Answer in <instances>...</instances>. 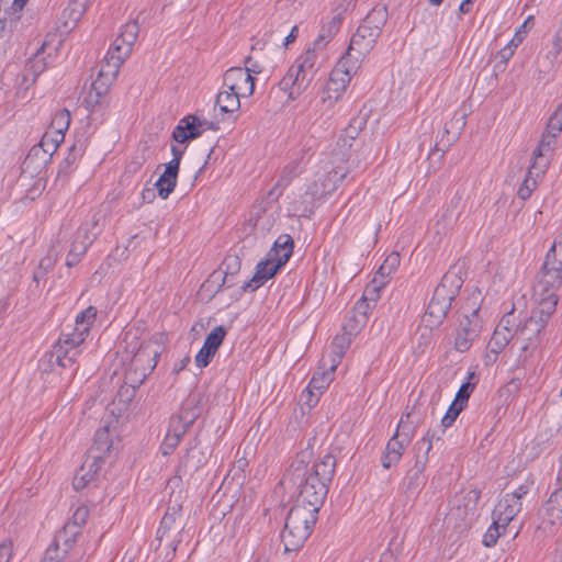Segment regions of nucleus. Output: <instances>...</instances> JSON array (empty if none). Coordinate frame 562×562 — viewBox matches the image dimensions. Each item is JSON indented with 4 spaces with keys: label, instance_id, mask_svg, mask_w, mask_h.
Wrapping results in <instances>:
<instances>
[{
    "label": "nucleus",
    "instance_id": "nucleus-1",
    "mask_svg": "<svg viewBox=\"0 0 562 562\" xmlns=\"http://www.w3.org/2000/svg\"><path fill=\"white\" fill-rule=\"evenodd\" d=\"M318 510V507L295 501L286 516L281 533L285 552L297 551L303 547L317 521Z\"/></svg>",
    "mask_w": 562,
    "mask_h": 562
},
{
    "label": "nucleus",
    "instance_id": "nucleus-2",
    "mask_svg": "<svg viewBox=\"0 0 562 562\" xmlns=\"http://www.w3.org/2000/svg\"><path fill=\"white\" fill-rule=\"evenodd\" d=\"M97 317V308L89 306L76 316V328L71 334L59 338L55 344L52 357L61 368H72L80 355V345L83 344L90 327Z\"/></svg>",
    "mask_w": 562,
    "mask_h": 562
},
{
    "label": "nucleus",
    "instance_id": "nucleus-3",
    "mask_svg": "<svg viewBox=\"0 0 562 562\" xmlns=\"http://www.w3.org/2000/svg\"><path fill=\"white\" fill-rule=\"evenodd\" d=\"M159 357L158 350L151 342H143L131 360V367L125 373L124 385L119 391L121 400L126 395L130 401L146 376L154 370Z\"/></svg>",
    "mask_w": 562,
    "mask_h": 562
},
{
    "label": "nucleus",
    "instance_id": "nucleus-4",
    "mask_svg": "<svg viewBox=\"0 0 562 562\" xmlns=\"http://www.w3.org/2000/svg\"><path fill=\"white\" fill-rule=\"evenodd\" d=\"M461 285V278L452 271L442 277L423 318L428 327H436L442 323Z\"/></svg>",
    "mask_w": 562,
    "mask_h": 562
},
{
    "label": "nucleus",
    "instance_id": "nucleus-5",
    "mask_svg": "<svg viewBox=\"0 0 562 562\" xmlns=\"http://www.w3.org/2000/svg\"><path fill=\"white\" fill-rule=\"evenodd\" d=\"M289 477L293 484L297 485V501L321 507L328 493V483L313 475L303 464L292 469Z\"/></svg>",
    "mask_w": 562,
    "mask_h": 562
},
{
    "label": "nucleus",
    "instance_id": "nucleus-6",
    "mask_svg": "<svg viewBox=\"0 0 562 562\" xmlns=\"http://www.w3.org/2000/svg\"><path fill=\"white\" fill-rule=\"evenodd\" d=\"M481 493L479 490H470L468 491L461 499L457 501V504L453 505L448 515H447V522L454 524V527L459 528H468L470 524L472 522L479 501H480Z\"/></svg>",
    "mask_w": 562,
    "mask_h": 562
},
{
    "label": "nucleus",
    "instance_id": "nucleus-7",
    "mask_svg": "<svg viewBox=\"0 0 562 562\" xmlns=\"http://www.w3.org/2000/svg\"><path fill=\"white\" fill-rule=\"evenodd\" d=\"M482 325L479 316V310H471L469 314H463L459 319L457 328L454 347L458 351L464 352L470 349L473 341L479 337Z\"/></svg>",
    "mask_w": 562,
    "mask_h": 562
},
{
    "label": "nucleus",
    "instance_id": "nucleus-8",
    "mask_svg": "<svg viewBox=\"0 0 562 562\" xmlns=\"http://www.w3.org/2000/svg\"><path fill=\"white\" fill-rule=\"evenodd\" d=\"M359 67L349 57H341L331 70L323 93L330 92L340 98Z\"/></svg>",
    "mask_w": 562,
    "mask_h": 562
},
{
    "label": "nucleus",
    "instance_id": "nucleus-9",
    "mask_svg": "<svg viewBox=\"0 0 562 562\" xmlns=\"http://www.w3.org/2000/svg\"><path fill=\"white\" fill-rule=\"evenodd\" d=\"M222 266H225L226 270L218 269L213 271L209 279L202 284V289H205L206 291L214 290V293H217L224 286L232 288L236 284L234 277L240 269L239 258L236 256H228L225 258Z\"/></svg>",
    "mask_w": 562,
    "mask_h": 562
},
{
    "label": "nucleus",
    "instance_id": "nucleus-10",
    "mask_svg": "<svg viewBox=\"0 0 562 562\" xmlns=\"http://www.w3.org/2000/svg\"><path fill=\"white\" fill-rule=\"evenodd\" d=\"M379 36L359 25L342 57H349L351 63L360 66L363 58L373 49Z\"/></svg>",
    "mask_w": 562,
    "mask_h": 562
},
{
    "label": "nucleus",
    "instance_id": "nucleus-11",
    "mask_svg": "<svg viewBox=\"0 0 562 562\" xmlns=\"http://www.w3.org/2000/svg\"><path fill=\"white\" fill-rule=\"evenodd\" d=\"M541 317L530 316L522 323L518 324L515 329V344H518L522 351L537 346L540 340L541 331L546 328Z\"/></svg>",
    "mask_w": 562,
    "mask_h": 562
},
{
    "label": "nucleus",
    "instance_id": "nucleus-12",
    "mask_svg": "<svg viewBox=\"0 0 562 562\" xmlns=\"http://www.w3.org/2000/svg\"><path fill=\"white\" fill-rule=\"evenodd\" d=\"M224 86L241 97H250L255 91V78L241 67H232L224 74Z\"/></svg>",
    "mask_w": 562,
    "mask_h": 562
},
{
    "label": "nucleus",
    "instance_id": "nucleus-13",
    "mask_svg": "<svg viewBox=\"0 0 562 562\" xmlns=\"http://www.w3.org/2000/svg\"><path fill=\"white\" fill-rule=\"evenodd\" d=\"M345 177L344 173H339L337 170L328 171L327 173L319 177L313 183L307 186L304 194V202L312 203L314 200L330 194L337 189L338 181Z\"/></svg>",
    "mask_w": 562,
    "mask_h": 562
},
{
    "label": "nucleus",
    "instance_id": "nucleus-14",
    "mask_svg": "<svg viewBox=\"0 0 562 562\" xmlns=\"http://www.w3.org/2000/svg\"><path fill=\"white\" fill-rule=\"evenodd\" d=\"M562 284V267L554 260L544 261L539 279L535 285V294L555 292Z\"/></svg>",
    "mask_w": 562,
    "mask_h": 562
},
{
    "label": "nucleus",
    "instance_id": "nucleus-15",
    "mask_svg": "<svg viewBox=\"0 0 562 562\" xmlns=\"http://www.w3.org/2000/svg\"><path fill=\"white\" fill-rule=\"evenodd\" d=\"M409 441L411 429L404 432L396 430L393 437L387 441L385 451L381 457L382 467L384 469H390L397 464L403 456L405 447L408 446Z\"/></svg>",
    "mask_w": 562,
    "mask_h": 562
},
{
    "label": "nucleus",
    "instance_id": "nucleus-16",
    "mask_svg": "<svg viewBox=\"0 0 562 562\" xmlns=\"http://www.w3.org/2000/svg\"><path fill=\"white\" fill-rule=\"evenodd\" d=\"M125 59L126 58L120 54L114 56L106 53L100 66L98 76L94 79L99 89H110L111 85L115 81L120 68Z\"/></svg>",
    "mask_w": 562,
    "mask_h": 562
},
{
    "label": "nucleus",
    "instance_id": "nucleus-17",
    "mask_svg": "<svg viewBox=\"0 0 562 562\" xmlns=\"http://www.w3.org/2000/svg\"><path fill=\"white\" fill-rule=\"evenodd\" d=\"M104 460L100 453L88 454L86 461L76 473L72 480V486L76 491L85 488L98 474Z\"/></svg>",
    "mask_w": 562,
    "mask_h": 562
},
{
    "label": "nucleus",
    "instance_id": "nucleus-18",
    "mask_svg": "<svg viewBox=\"0 0 562 562\" xmlns=\"http://www.w3.org/2000/svg\"><path fill=\"white\" fill-rule=\"evenodd\" d=\"M311 83L293 66L279 81L278 87L281 91L288 92V98L295 100Z\"/></svg>",
    "mask_w": 562,
    "mask_h": 562
},
{
    "label": "nucleus",
    "instance_id": "nucleus-19",
    "mask_svg": "<svg viewBox=\"0 0 562 562\" xmlns=\"http://www.w3.org/2000/svg\"><path fill=\"white\" fill-rule=\"evenodd\" d=\"M200 402L201 396L199 394H191L182 404L179 414L172 416L170 420L176 425L183 426L187 431L201 414Z\"/></svg>",
    "mask_w": 562,
    "mask_h": 562
},
{
    "label": "nucleus",
    "instance_id": "nucleus-20",
    "mask_svg": "<svg viewBox=\"0 0 562 562\" xmlns=\"http://www.w3.org/2000/svg\"><path fill=\"white\" fill-rule=\"evenodd\" d=\"M202 121L195 115H188L180 121L172 132V138L178 143H186L199 137L202 133Z\"/></svg>",
    "mask_w": 562,
    "mask_h": 562
},
{
    "label": "nucleus",
    "instance_id": "nucleus-21",
    "mask_svg": "<svg viewBox=\"0 0 562 562\" xmlns=\"http://www.w3.org/2000/svg\"><path fill=\"white\" fill-rule=\"evenodd\" d=\"M281 267H276V263L269 262L267 259L261 260L256 266V271L252 278L241 285L243 292H252L260 288L267 280L271 279Z\"/></svg>",
    "mask_w": 562,
    "mask_h": 562
},
{
    "label": "nucleus",
    "instance_id": "nucleus-22",
    "mask_svg": "<svg viewBox=\"0 0 562 562\" xmlns=\"http://www.w3.org/2000/svg\"><path fill=\"white\" fill-rule=\"evenodd\" d=\"M521 502L515 501V497L504 496L496 504L492 513V519H497L498 522H503L508 527L509 522L513 521L521 510Z\"/></svg>",
    "mask_w": 562,
    "mask_h": 562
},
{
    "label": "nucleus",
    "instance_id": "nucleus-23",
    "mask_svg": "<svg viewBox=\"0 0 562 562\" xmlns=\"http://www.w3.org/2000/svg\"><path fill=\"white\" fill-rule=\"evenodd\" d=\"M91 226L92 228H90L88 225H83L77 231L70 247V250L74 255L83 256L89 246L93 243L99 233V231H95V228L99 226V221L93 220Z\"/></svg>",
    "mask_w": 562,
    "mask_h": 562
},
{
    "label": "nucleus",
    "instance_id": "nucleus-24",
    "mask_svg": "<svg viewBox=\"0 0 562 562\" xmlns=\"http://www.w3.org/2000/svg\"><path fill=\"white\" fill-rule=\"evenodd\" d=\"M323 47H315L313 44L292 65L305 79L311 83L316 74V64L318 59V52Z\"/></svg>",
    "mask_w": 562,
    "mask_h": 562
},
{
    "label": "nucleus",
    "instance_id": "nucleus-25",
    "mask_svg": "<svg viewBox=\"0 0 562 562\" xmlns=\"http://www.w3.org/2000/svg\"><path fill=\"white\" fill-rule=\"evenodd\" d=\"M178 519L164 515L160 527L157 530V539L161 542L165 539L168 541L167 546L172 548L173 551L177 549V544L180 542L178 539L179 532L182 529L180 522H177Z\"/></svg>",
    "mask_w": 562,
    "mask_h": 562
},
{
    "label": "nucleus",
    "instance_id": "nucleus-26",
    "mask_svg": "<svg viewBox=\"0 0 562 562\" xmlns=\"http://www.w3.org/2000/svg\"><path fill=\"white\" fill-rule=\"evenodd\" d=\"M80 533L81 532H79L78 528L74 525H65L64 528L56 533L49 548H56V551L66 558Z\"/></svg>",
    "mask_w": 562,
    "mask_h": 562
},
{
    "label": "nucleus",
    "instance_id": "nucleus-27",
    "mask_svg": "<svg viewBox=\"0 0 562 562\" xmlns=\"http://www.w3.org/2000/svg\"><path fill=\"white\" fill-rule=\"evenodd\" d=\"M537 307L532 310L531 315L536 318L541 317L544 324H548L550 317L555 312L558 304V295L555 292H543V294H535Z\"/></svg>",
    "mask_w": 562,
    "mask_h": 562
},
{
    "label": "nucleus",
    "instance_id": "nucleus-28",
    "mask_svg": "<svg viewBox=\"0 0 562 562\" xmlns=\"http://www.w3.org/2000/svg\"><path fill=\"white\" fill-rule=\"evenodd\" d=\"M88 0H71L63 11V32L71 31L87 10Z\"/></svg>",
    "mask_w": 562,
    "mask_h": 562
},
{
    "label": "nucleus",
    "instance_id": "nucleus-29",
    "mask_svg": "<svg viewBox=\"0 0 562 562\" xmlns=\"http://www.w3.org/2000/svg\"><path fill=\"white\" fill-rule=\"evenodd\" d=\"M559 485V488L552 492L541 512L543 522L549 521L554 525L557 520L562 518V484Z\"/></svg>",
    "mask_w": 562,
    "mask_h": 562
},
{
    "label": "nucleus",
    "instance_id": "nucleus-30",
    "mask_svg": "<svg viewBox=\"0 0 562 562\" xmlns=\"http://www.w3.org/2000/svg\"><path fill=\"white\" fill-rule=\"evenodd\" d=\"M387 9L385 5H375L363 19L360 24L361 27H366L367 31L381 35L382 29L387 21Z\"/></svg>",
    "mask_w": 562,
    "mask_h": 562
},
{
    "label": "nucleus",
    "instance_id": "nucleus-31",
    "mask_svg": "<svg viewBox=\"0 0 562 562\" xmlns=\"http://www.w3.org/2000/svg\"><path fill=\"white\" fill-rule=\"evenodd\" d=\"M562 131H555V132L551 131V128L549 127V124L547 125V130H546V132L543 133V135L541 137L539 146H538V148L533 153L535 160L531 164V168L538 169V166L542 161L548 160L546 156H547L548 153H550L553 149V147L555 145L557 136Z\"/></svg>",
    "mask_w": 562,
    "mask_h": 562
},
{
    "label": "nucleus",
    "instance_id": "nucleus-32",
    "mask_svg": "<svg viewBox=\"0 0 562 562\" xmlns=\"http://www.w3.org/2000/svg\"><path fill=\"white\" fill-rule=\"evenodd\" d=\"M139 27L136 21L127 22L123 25L121 33L117 35L119 42H122V46L119 49V54L127 58L133 49V46L138 36Z\"/></svg>",
    "mask_w": 562,
    "mask_h": 562
},
{
    "label": "nucleus",
    "instance_id": "nucleus-33",
    "mask_svg": "<svg viewBox=\"0 0 562 562\" xmlns=\"http://www.w3.org/2000/svg\"><path fill=\"white\" fill-rule=\"evenodd\" d=\"M321 363L323 371L315 372L307 386V393L311 395H313V391L322 393L334 379L335 370L330 369V363L325 358L322 359Z\"/></svg>",
    "mask_w": 562,
    "mask_h": 562
},
{
    "label": "nucleus",
    "instance_id": "nucleus-34",
    "mask_svg": "<svg viewBox=\"0 0 562 562\" xmlns=\"http://www.w3.org/2000/svg\"><path fill=\"white\" fill-rule=\"evenodd\" d=\"M428 459L426 456L416 454L415 465L407 473V485L406 491L411 493H416L425 483V477L423 475L424 469L426 467Z\"/></svg>",
    "mask_w": 562,
    "mask_h": 562
},
{
    "label": "nucleus",
    "instance_id": "nucleus-35",
    "mask_svg": "<svg viewBox=\"0 0 562 562\" xmlns=\"http://www.w3.org/2000/svg\"><path fill=\"white\" fill-rule=\"evenodd\" d=\"M351 344V335L348 333H344L341 335H337L331 342V353L329 355V359L327 360L330 363V369L336 370L338 364L341 362L347 349Z\"/></svg>",
    "mask_w": 562,
    "mask_h": 562
},
{
    "label": "nucleus",
    "instance_id": "nucleus-36",
    "mask_svg": "<svg viewBox=\"0 0 562 562\" xmlns=\"http://www.w3.org/2000/svg\"><path fill=\"white\" fill-rule=\"evenodd\" d=\"M202 464V453L195 449L190 448L182 457L179 467L177 469L178 477L191 475Z\"/></svg>",
    "mask_w": 562,
    "mask_h": 562
},
{
    "label": "nucleus",
    "instance_id": "nucleus-37",
    "mask_svg": "<svg viewBox=\"0 0 562 562\" xmlns=\"http://www.w3.org/2000/svg\"><path fill=\"white\" fill-rule=\"evenodd\" d=\"M179 170L166 166L165 171L155 182V187L158 190V194L161 199H167L169 194L175 190L177 184Z\"/></svg>",
    "mask_w": 562,
    "mask_h": 562
},
{
    "label": "nucleus",
    "instance_id": "nucleus-38",
    "mask_svg": "<svg viewBox=\"0 0 562 562\" xmlns=\"http://www.w3.org/2000/svg\"><path fill=\"white\" fill-rule=\"evenodd\" d=\"M336 468V459L331 453L325 454L318 462L311 469V473L326 483H330L334 477Z\"/></svg>",
    "mask_w": 562,
    "mask_h": 562
},
{
    "label": "nucleus",
    "instance_id": "nucleus-39",
    "mask_svg": "<svg viewBox=\"0 0 562 562\" xmlns=\"http://www.w3.org/2000/svg\"><path fill=\"white\" fill-rule=\"evenodd\" d=\"M341 22L338 15H333L327 22L323 23L319 34L313 42L315 47L324 48L339 32Z\"/></svg>",
    "mask_w": 562,
    "mask_h": 562
},
{
    "label": "nucleus",
    "instance_id": "nucleus-40",
    "mask_svg": "<svg viewBox=\"0 0 562 562\" xmlns=\"http://www.w3.org/2000/svg\"><path fill=\"white\" fill-rule=\"evenodd\" d=\"M548 164H549V160L542 161L538 166V169H533V168H531V166L529 167L528 173L517 192L518 196L521 200H526L531 195L532 191L535 190V188L537 186L536 178L544 172V170L548 167Z\"/></svg>",
    "mask_w": 562,
    "mask_h": 562
},
{
    "label": "nucleus",
    "instance_id": "nucleus-41",
    "mask_svg": "<svg viewBox=\"0 0 562 562\" xmlns=\"http://www.w3.org/2000/svg\"><path fill=\"white\" fill-rule=\"evenodd\" d=\"M50 157L46 155L45 149L34 145L23 161V170L36 171L44 167Z\"/></svg>",
    "mask_w": 562,
    "mask_h": 562
},
{
    "label": "nucleus",
    "instance_id": "nucleus-42",
    "mask_svg": "<svg viewBox=\"0 0 562 562\" xmlns=\"http://www.w3.org/2000/svg\"><path fill=\"white\" fill-rule=\"evenodd\" d=\"M240 98L241 95L228 89L221 91L216 97L215 106H217L222 113H233L239 110Z\"/></svg>",
    "mask_w": 562,
    "mask_h": 562
},
{
    "label": "nucleus",
    "instance_id": "nucleus-43",
    "mask_svg": "<svg viewBox=\"0 0 562 562\" xmlns=\"http://www.w3.org/2000/svg\"><path fill=\"white\" fill-rule=\"evenodd\" d=\"M510 340L515 341V333L504 331L502 328H495L490 341L488 350L498 355Z\"/></svg>",
    "mask_w": 562,
    "mask_h": 562
},
{
    "label": "nucleus",
    "instance_id": "nucleus-44",
    "mask_svg": "<svg viewBox=\"0 0 562 562\" xmlns=\"http://www.w3.org/2000/svg\"><path fill=\"white\" fill-rule=\"evenodd\" d=\"M111 446H112V442H111V440L109 438V429L106 427H103V428L97 430V432L94 435L93 445L89 449V453L88 454L100 453L101 454V459L104 460V456H105L106 452L110 451Z\"/></svg>",
    "mask_w": 562,
    "mask_h": 562
},
{
    "label": "nucleus",
    "instance_id": "nucleus-45",
    "mask_svg": "<svg viewBox=\"0 0 562 562\" xmlns=\"http://www.w3.org/2000/svg\"><path fill=\"white\" fill-rule=\"evenodd\" d=\"M271 249H277L278 251H281V259L279 263H276V267L284 266L293 252L292 237L288 234L280 235L278 239L274 241V245Z\"/></svg>",
    "mask_w": 562,
    "mask_h": 562
},
{
    "label": "nucleus",
    "instance_id": "nucleus-46",
    "mask_svg": "<svg viewBox=\"0 0 562 562\" xmlns=\"http://www.w3.org/2000/svg\"><path fill=\"white\" fill-rule=\"evenodd\" d=\"M83 154V146L82 144H74L68 148V154L64 158V160L59 165L58 176L60 175H68L71 170V167L80 158Z\"/></svg>",
    "mask_w": 562,
    "mask_h": 562
},
{
    "label": "nucleus",
    "instance_id": "nucleus-47",
    "mask_svg": "<svg viewBox=\"0 0 562 562\" xmlns=\"http://www.w3.org/2000/svg\"><path fill=\"white\" fill-rule=\"evenodd\" d=\"M507 526L503 522H498L497 519H493L492 525L483 536V544L491 548L496 544L498 538L506 531Z\"/></svg>",
    "mask_w": 562,
    "mask_h": 562
},
{
    "label": "nucleus",
    "instance_id": "nucleus-48",
    "mask_svg": "<svg viewBox=\"0 0 562 562\" xmlns=\"http://www.w3.org/2000/svg\"><path fill=\"white\" fill-rule=\"evenodd\" d=\"M70 124V112L67 109L58 111L52 120L50 127L54 130V134L59 136L68 130Z\"/></svg>",
    "mask_w": 562,
    "mask_h": 562
},
{
    "label": "nucleus",
    "instance_id": "nucleus-49",
    "mask_svg": "<svg viewBox=\"0 0 562 562\" xmlns=\"http://www.w3.org/2000/svg\"><path fill=\"white\" fill-rule=\"evenodd\" d=\"M439 430H428L422 440L417 441L415 449L417 454L426 456L428 458L429 451L432 449L434 441H440L441 438L438 435Z\"/></svg>",
    "mask_w": 562,
    "mask_h": 562
},
{
    "label": "nucleus",
    "instance_id": "nucleus-50",
    "mask_svg": "<svg viewBox=\"0 0 562 562\" xmlns=\"http://www.w3.org/2000/svg\"><path fill=\"white\" fill-rule=\"evenodd\" d=\"M400 265V255L397 252H392L389 255L383 263L380 266L374 277H378L380 280H385Z\"/></svg>",
    "mask_w": 562,
    "mask_h": 562
},
{
    "label": "nucleus",
    "instance_id": "nucleus-51",
    "mask_svg": "<svg viewBox=\"0 0 562 562\" xmlns=\"http://www.w3.org/2000/svg\"><path fill=\"white\" fill-rule=\"evenodd\" d=\"M226 335V327L223 325H218L207 334L204 340V345L217 351L220 346L223 344Z\"/></svg>",
    "mask_w": 562,
    "mask_h": 562
},
{
    "label": "nucleus",
    "instance_id": "nucleus-52",
    "mask_svg": "<svg viewBox=\"0 0 562 562\" xmlns=\"http://www.w3.org/2000/svg\"><path fill=\"white\" fill-rule=\"evenodd\" d=\"M63 140V134H59V136L56 134L55 136H52L49 133H45L37 146H41V148L45 149L46 155L52 158L53 154L57 150L59 144Z\"/></svg>",
    "mask_w": 562,
    "mask_h": 562
},
{
    "label": "nucleus",
    "instance_id": "nucleus-53",
    "mask_svg": "<svg viewBox=\"0 0 562 562\" xmlns=\"http://www.w3.org/2000/svg\"><path fill=\"white\" fill-rule=\"evenodd\" d=\"M186 434L183 426L176 425L170 420L168 432L165 437V447H177L181 440V437Z\"/></svg>",
    "mask_w": 562,
    "mask_h": 562
},
{
    "label": "nucleus",
    "instance_id": "nucleus-54",
    "mask_svg": "<svg viewBox=\"0 0 562 562\" xmlns=\"http://www.w3.org/2000/svg\"><path fill=\"white\" fill-rule=\"evenodd\" d=\"M109 89L101 90L97 86V81H93L91 85V89L88 92L85 103L87 108H95L101 104L102 98L106 95Z\"/></svg>",
    "mask_w": 562,
    "mask_h": 562
},
{
    "label": "nucleus",
    "instance_id": "nucleus-55",
    "mask_svg": "<svg viewBox=\"0 0 562 562\" xmlns=\"http://www.w3.org/2000/svg\"><path fill=\"white\" fill-rule=\"evenodd\" d=\"M386 280H380L374 277L370 284L364 289L362 300L375 302L379 299V291L385 285Z\"/></svg>",
    "mask_w": 562,
    "mask_h": 562
},
{
    "label": "nucleus",
    "instance_id": "nucleus-56",
    "mask_svg": "<svg viewBox=\"0 0 562 562\" xmlns=\"http://www.w3.org/2000/svg\"><path fill=\"white\" fill-rule=\"evenodd\" d=\"M302 171L301 162L297 160L291 161L283 170V175L278 184L288 186L290 181L300 175Z\"/></svg>",
    "mask_w": 562,
    "mask_h": 562
},
{
    "label": "nucleus",
    "instance_id": "nucleus-57",
    "mask_svg": "<svg viewBox=\"0 0 562 562\" xmlns=\"http://www.w3.org/2000/svg\"><path fill=\"white\" fill-rule=\"evenodd\" d=\"M216 352L217 351H215L214 349H212L203 344L202 348L195 356V364L199 368H205L212 361V359Z\"/></svg>",
    "mask_w": 562,
    "mask_h": 562
},
{
    "label": "nucleus",
    "instance_id": "nucleus-58",
    "mask_svg": "<svg viewBox=\"0 0 562 562\" xmlns=\"http://www.w3.org/2000/svg\"><path fill=\"white\" fill-rule=\"evenodd\" d=\"M88 517L89 509L86 506H80L75 510L71 521L66 525H74L78 528V531L81 532V527L87 522Z\"/></svg>",
    "mask_w": 562,
    "mask_h": 562
},
{
    "label": "nucleus",
    "instance_id": "nucleus-59",
    "mask_svg": "<svg viewBox=\"0 0 562 562\" xmlns=\"http://www.w3.org/2000/svg\"><path fill=\"white\" fill-rule=\"evenodd\" d=\"M463 406L458 403L452 402L446 413V415L441 419V425L443 427H450L453 422L457 419L459 414L462 412Z\"/></svg>",
    "mask_w": 562,
    "mask_h": 562
},
{
    "label": "nucleus",
    "instance_id": "nucleus-60",
    "mask_svg": "<svg viewBox=\"0 0 562 562\" xmlns=\"http://www.w3.org/2000/svg\"><path fill=\"white\" fill-rule=\"evenodd\" d=\"M546 259L554 260L558 262L559 267H562V236L558 235Z\"/></svg>",
    "mask_w": 562,
    "mask_h": 562
},
{
    "label": "nucleus",
    "instance_id": "nucleus-61",
    "mask_svg": "<svg viewBox=\"0 0 562 562\" xmlns=\"http://www.w3.org/2000/svg\"><path fill=\"white\" fill-rule=\"evenodd\" d=\"M474 390V384L470 383V382H465L463 383L459 391L457 392V395H456V398H454V403H458L459 405L461 406H465L471 393L473 392Z\"/></svg>",
    "mask_w": 562,
    "mask_h": 562
},
{
    "label": "nucleus",
    "instance_id": "nucleus-62",
    "mask_svg": "<svg viewBox=\"0 0 562 562\" xmlns=\"http://www.w3.org/2000/svg\"><path fill=\"white\" fill-rule=\"evenodd\" d=\"M364 124L366 122L362 117L352 119L345 130L346 136L350 139H356Z\"/></svg>",
    "mask_w": 562,
    "mask_h": 562
},
{
    "label": "nucleus",
    "instance_id": "nucleus-63",
    "mask_svg": "<svg viewBox=\"0 0 562 562\" xmlns=\"http://www.w3.org/2000/svg\"><path fill=\"white\" fill-rule=\"evenodd\" d=\"M57 257H58V254L55 250V247L49 248L47 255L40 260L38 267L42 270L49 271L56 263Z\"/></svg>",
    "mask_w": 562,
    "mask_h": 562
},
{
    "label": "nucleus",
    "instance_id": "nucleus-64",
    "mask_svg": "<svg viewBox=\"0 0 562 562\" xmlns=\"http://www.w3.org/2000/svg\"><path fill=\"white\" fill-rule=\"evenodd\" d=\"M549 127L551 131H562V103L549 119Z\"/></svg>",
    "mask_w": 562,
    "mask_h": 562
}]
</instances>
